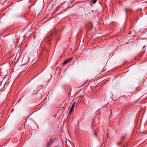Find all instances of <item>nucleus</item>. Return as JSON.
<instances>
[{
	"instance_id": "f257e3e1",
	"label": "nucleus",
	"mask_w": 147,
	"mask_h": 147,
	"mask_svg": "<svg viewBox=\"0 0 147 147\" xmlns=\"http://www.w3.org/2000/svg\"><path fill=\"white\" fill-rule=\"evenodd\" d=\"M77 102H75L72 104V105L70 108L69 114H70L71 113H72V112H73L74 111V108L75 107V106L77 105Z\"/></svg>"
},
{
	"instance_id": "f03ea898",
	"label": "nucleus",
	"mask_w": 147,
	"mask_h": 147,
	"mask_svg": "<svg viewBox=\"0 0 147 147\" xmlns=\"http://www.w3.org/2000/svg\"><path fill=\"white\" fill-rule=\"evenodd\" d=\"M72 58H67L64 61H63V65H65L66 64V63H67L68 62H69V61H71Z\"/></svg>"
},
{
	"instance_id": "7ed1b4c3",
	"label": "nucleus",
	"mask_w": 147,
	"mask_h": 147,
	"mask_svg": "<svg viewBox=\"0 0 147 147\" xmlns=\"http://www.w3.org/2000/svg\"><path fill=\"white\" fill-rule=\"evenodd\" d=\"M53 140L51 139H50L49 142L48 143L47 146L48 147L50 146L52 144L53 142Z\"/></svg>"
},
{
	"instance_id": "20e7f679",
	"label": "nucleus",
	"mask_w": 147,
	"mask_h": 147,
	"mask_svg": "<svg viewBox=\"0 0 147 147\" xmlns=\"http://www.w3.org/2000/svg\"><path fill=\"white\" fill-rule=\"evenodd\" d=\"M97 0H92V2L94 3H95L96 2Z\"/></svg>"
},
{
	"instance_id": "39448f33",
	"label": "nucleus",
	"mask_w": 147,
	"mask_h": 147,
	"mask_svg": "<svg viewBox=\"0 0 147 147\" xmlns=\"http://www.w3.org/2000/svg\"><path fill=\"white\" fill-rule=\"evenodd\" d=\"M93 133H94V135H95V136H97L96 134L94 131H93Z\"/></svg>"
},
{
	"instance_id": "423d86ee",
	"label": "nucleus",
	"mask_w": 147,
	"mask_h": 147,
	"mask_svg": "<svg viewBox=\"0 0 147 147\" xmlns=\"http://www.w3.org/2000/svg\"><path fill=\"white\" fill-rule=\"evenodd\" d=\"M145 50H143V51H142V52H144V53H143H143L145 52Z\"/></svg>"
},
{
	"instance_id": "0eeeda50",
	"label": "nucleus",
	"mask_w": 147,
	"mask_h": 147,
	"mask_svg": "<svg viewBox=\"0 0 147 147\" xmlns=\"http://www.w3.org/2000/svg\"><path fill=\"white\" fill-rule=\"evenodd\" d=\"M63 103L64 104H65L66 103V102H63Z\"/></svg>"
},
{
	"instance_id": "6e6552de",
	"label": "nucleus",
	"mask_w": 147,
	"mask_h": 147,
	"mask_svg": "<svg viewBox=\"0 0 147 147\" xmlns=\"http://www.w3.org/2000/svg\"><path fill=\"white\" fill-rule=\"evenodd\" d=\"M91 128H92L93 129V127L92 125H91Z\"/></svg>"
},
{
	"instance_id": "1a4fd4ad",
	"label": "nucleus",
	"mask_w": 147,
	"mask_h": 147,
	"mask_svg": "<svg viewBox=\"0 0 147 147\" xmlns=\"http://www.w3.org/2000/svg\"><path fill=\"white\" fill-rule=\"evenodd\" d=\"M145 47V46L143 47V49H144V48Z\"/></svg>"
},
{
	"instance_id": "9d476101",
	"label": "nucleus",
	"mask_w": 147,
	"mask_h": 147,
	"mask_svg": "<svg viewBox=\"0 0 147 147\" xmlns=\"http://www.w3.org/2000/svg\"><path fill=\"white\" fill-rule=\"evenodd\" d=\"M12 111H13V110H11V111L12 112Z\"/></svg>"
}]
</instances>
